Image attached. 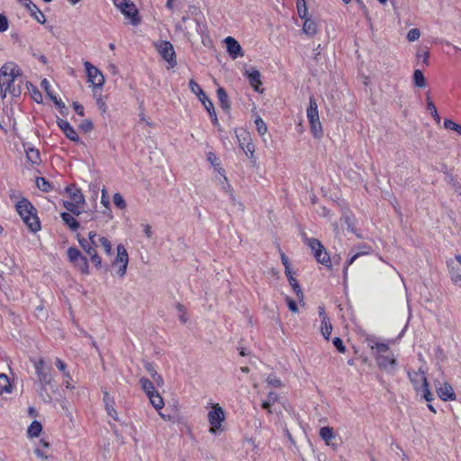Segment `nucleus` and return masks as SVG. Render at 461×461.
I'll list each match as a JSON object with an SVG mask.
<instances>
[{"label":"nucleus","mask_w":461,"mask_h":461,"mask_svg":"<svg viewBox=\"0 0 461 461\" xmlns=\"http://www.w3.org/2000/svg\"><path fill=\"white\" fill-rule=\"evenodd\" d=\"M217 97H218V100L220 102L221 108L223 110H229L230 104L228 95H227L226 91L224 90V88L219 87L217 89Z\"/></svg>","instance_id":"29"},{"label":"nucleus","mask_w":461,"mask_h":461,"mask_svg":"<svg viewBox=\"0 0 461 461\" xmlns=\"http://www.w3.org/2000/svg\"><path fill=\"white\" fill-rule=\"evenodd\" d=\"M307 118L312 135L317 139L321 138L322 136V127L319 118L318 104L313 97H310Z\"/></svg>","instance_id":"3"},{"label":"nucleus","mask_w":461,"mask_h":461,"mask_svg":"<svg viewBox=\"0 0 461 461\" xmlns=\"http://www.w3.org/2000/svg\"><path fill=\"white\" fill-rule=\"evenodd\" d=\"M207 159L215 168L220 166V164L218 163V158L214 153L209 152L207 154Z\"/></svg>","instance_id":"59"},{"label":"nucleus","mask_w":461,"mask_h":461,"mask_svg":"<svg viewBox=\"0 0 461 461\" xmlns=\"http://www.w3.org/2000/svg\"><path fill=\"white\" fill-rule=\"evenodd\" d=\"M333 345L338 349L339 352L344 353L346 351V347L343 344V341L341 339L336 337L333 339Z\"/></svg>","instance_id":"54"},{"label":"nucleus","mask_w":461,"mask_h":461,"mask_svg":"<svg viewBox=\"0 0 461 461\" xmlns=\"http://www.w3.org/2000/svg\"><path fill=\"white\" fill-rule=\"evenodd\" d=\"M101 203L107 209L110 206L109 197L107 195V191L105 188L102 189V196H101Z\"/></svg>","instance_id":"57"},{"label":"nucleus","mask_w":461,"mask_h":461,"mask_svg":"<svg viewBox=\"0 0 461 461\" xmlns=\"http://www.w3.org/2000/svg\"><path fill=\"white\" fill-rule=\"evenodd\" d=\"M224 420L225 415L223 409L219 404H215L212 410L208 412V422L211 426L209 431L216 435L221 430V423Z\"/></svg>","instance_id":"6"},{"label":"nucleus","mask_w":461,"mask_h":461,"mask_svg":"<svg viewBox=\"0 0 461 461\" xmlns=\"http://www.w3.org/2000/svg\"><path fill=\"white\" fill-rule=\"evenodd\" d=\"M63 205L68 212H70L74 215L78 216L81 213V211H80L81 204H79L77 203H75L72 201H64Z\"/></svg>","instance_id":"33"},{"label":"nucleus","mask_w":461,"mask_h":461,"mask_svg":"<svg viewBox=\"0 0 461 461\" xmlns=\"http://www.w3.org/2000/svg\"><path fill=\"white\" fill-rule=\"evenodd\" d=\"M451 279L456 285L461 286V274L458 271H452Z\"/></svg>","instance_id":"64"},{"label":"nucleus","mask_w":461,"mask_h":461,"mask_svg":"<svg viewBox=\"0 0 461 461\" xmlns=\"http://www.w3.org/2000/svg\"><path fill=\"white\" fill-rule=\"evenodd\" d=\"M372 349H375V356L380 354H386L389 352V346L385 343L375 342L371 346Z\"/></svg>","instance_id":"42"},{"label":"nucleus","mask_w":461,"mask_h":461,"mask_svg":"<svg viewBox=\"0 0 461 461\" xmlns=\"http://www.w3.org/2000/svg\"><path fill=\"white\" fill-rule=\"evenodd\" d=\"M240 147L244 150V152L249 157L252 158L255 152V146L251 140L249 134L246 131H243L241 134H236Z\"/></svg>","instance_id":"12"},{"label":"nucleus","mask_w":461,"mask_h":461,"mask_svg":"<svg viewBox=\"0 0 461 461\" xmlns=\"http://www.w3.org/2000/svg\"><path fill=\"white\" fill-rule=\"evenodd\" d=\"M32 362L33 363L41 389L45 391L46 386L50 385L53 380L51 367L48 366L42 358L32 360Z\"/></svg>","instance_id":"5"},{"label":"nucleus","mask_w":461,"mask_h":461,"mask_svg":"<svg viewBox=\"0 0 461 461\" xmlns=\"http://www.w3.org/2000/svg\"><path fill=\"white\" fill-rule=\"evenodd\" d=\"M189 88L198 98L205 99V93L194 79L189 81Z\"/></svg>","instance_id":"39"},{"label":"nucleus","mask_w":461,"mask_h":461,"mask_svg":"<svg viewBox=\"0 0 461 461\" xmlns=\"http://www.w3.org/2000/svg\"><path fill=\"white\" fill-rule=\"evenodd\" d=\"M117 7L125 15V17L130 19L132 25L136 26L140 23V19L138 15L139 12L134 4L130 0H121Z\"/></svg>","instance_id":"10"},{"label":"nucleus","mask_w":461,"mask_h":461,"mask_svg":"<svg viewBox=\"0 0 461 461\" xmlns=\"http://www.w3.org/2000/svg\"><path fill=\"white\" fill-rule=\"evenodd\" d=\"M149 400L151 405L158 411H160L164 406L163 398L158 392L154 394L149 395Z\"/></svg>","instance_id":"32"},{"label":"nucleus","mask_w":461,"mask_h":461,"mask_svg":"<svg viewBox=\"0 0 461 461\" xmlns=\"http://www.w3.org/2000/svg\"><path fill=\"white\" fill-rule=\"evenodd\" d=\"M304 19L305 21L303 25V32L310 37L314 36L318 32L317 23L311 18L306 17Z\"/></svg>","instance_id":"22"},{"label":"nucleus","mask_w":461,"mask_h":461,"mask_svg":"<svg viewBox=\"0 0 461 461\" xmlns=\"http://www.w3.org/2000/svg\"><path fill=\"white\" fill-rule=\"evenodd\" d=\"M199 100L202 102V104H203L204 108L209 113L210 116H212V112L214 111V106H213L212 102L208 98V96L206 95H205V99L199 98Z\"/></svg>","instance_id":"51"},{"label":"nucleus","mask_w":461,"mask_h":461,"mask_svg":"<svg viewBox=\"0 0 461 461\" xmlns=\"http://www.w3.org/2000/svg\"><path fill=\"white\" fill-rule=\"evenodd\" d=\"M156 50L161 58L166 60L170 68L176 66V57L173 45L167 41H162L155 44Z\"/></svg>","instance_id":"7"},{"label":"nucleus","mask_w":461,"mask_h":461,"mask_svg":"<svg viewBox=\"0 0 461 461\" xmlns=\"http://www.w3.org/2000/svg\"><path fill=\"white\" fill-rule=\"evenodd\" d=\"M360 256H361V253H356V254H355V255H353L349 259H348V260H347V262H346V266H345L344 270H343V272H344V275H345V276L347 275V272H348V267H349L350 265H352V264L354 263V261H355L358 257H360Z\"/></svg>","instance_id":"58"},{"label":"nucleus","mask_w":461,"mask_h":461,"mask_svg":"<svg viewBox=\"0 0 461 461\" xmlns=\"http://www.w3.org/2000/svg\"><path fill=\"white\" fill-rule=\"evenodd\" d=\"M218 172L221 174V178L219 180V184L221 185V190L227 194L231 201H234V194L232 193V188L228 182L227 177L223 175V169L220 167L217 168Z\"/></svg>","instance_id":"21"},{"label":"nucleus","mask_w":461,"mask_h":461,"mask_svg":"<svg viewBox=\"0 0 461 461\" xmlns=\"http://www.w3.org/2000/svg\"><path fill=\"white\" fill-rule=\"evenodd\" d=\"M113 202L116 207L119 209H124L126 207V202L122 195L119 193H116L113 196Z\"/></svg>","instance_id":"48"},{"label":"nucleus","mask_w":461,"mask_h":461,"mask_svg":"<svg viewBox=\"0 0 461 461\" xmlns=\"http://www.w3.org/2000/svg\"><path fill=\"white\" fill-rule=\"evenodd\" d=\"M84 66L87 75V81L95 87L102 88L104 84L103 73L89 61H85Z\"/></svg>","instance_id":"8"},{"label":"nucleus","mask_w":461,"mask_h":461,"mask_svg":"<svg viewBox=\"0 0 461 461\" xmlns=\"http://www.w3.org/2000/svg\"><path fill=\"white\" fill-rule=\"evenodd\" d=\"M304 241L311 248L313 254L321 249H323L321 241L314 238H305Z\"/></svg>","instance_id":"40"},{"label":"nucleus","mask_w":461,"mask_h":461,"mask_svg":"<svg viewBox=\"0 0 461 461\" xmlns=\"http://www.w3.org/2000/svg\"><path fill=\"white\" fill-rule=\"evenodd\" d=\"M427 109H428V111H429V113H430L431 116L433 117V119L435 120V122L438 124H439L440 117L438 113L436 105L434 104V103L432 102V100L430 99V97L429 95L427 96Z\"/></svg>","instance_id":"36"},{"label":"nucleus","mask_w":461,"mask_h":461,"mask_svg":"<svg viewBox=\"0 0 461 461\" xmlns=\"http://www.w3.org/2000/svg\"><path fill=\"white\" fill-rule=\"evenodd\" d=\"M42 430V426L41 422L37 420H33L27 429V434L31 438L39 437Z\"/></svg>","instance_id":"30"},{"label":"nucleus","mask_w":461,"mask_h":461,"mask_svg":"<svg viewBox=\"0 0 461 461\" xmlns=\"http://www.w3.org/2000/svg\"><path fill=\"white\" fill-rule=\"evenodd\" d=\"M246 76L249 79V82L250 86L256 90L259 91V86H261V80H260V72L256 69L255 68H251L249 70L246 71Z\"/></svg>","instance_id":"18"},{"label":"nucleus","mask_w":461,"mask_h":461,"mask_svg":"<svg viewBox=\"0 0 461 461\" xmlns=\"http://www.w3.org/2000/svg\"><path fill=\"white\" fill-rule=\"evenodd\" d=\"M437 393L438 397L445 402L453 401L456 399L454 389L448 383H444L439 387H438Z\"/></svg>","instance_id":"16"},{"label":"nucleus","mask_w":461,"mask_h":461,"mask_svg":"<svg viewBox=\"0 0 461 461\" xmlns=\"http://www.w3.org/2000/svg\"><path fill=\"white\" fill-rule=\"evenodd\" d=\"M419 393H420L421 397L428 402H430L433 400V394L429 389V384L420 387Z\"/></svg>","instance_id":"46"},{"label":"nucleus","mask_w":461,"mask_h":461,"mask_svg":"<svg viewBox=\"0 0 461 461\" xmlns=\"http://www.w3.org/2000/svg\"><path fill=\"white\" fill-rule=\"evenodd\" d=\"M77 241H78L79 245L81 246V248L83 249V250L89 257L98 254L97 250H96L98 247H92V246L88 245L86 238H83V237L77 235Z\"/></svg>","instance_id":"28"},{"label":"nucleus","mask_w":461,"mask_h":461,"mask_svg":"<svg viewBox=\"0 0 461 461\" xmlns=\"http://www.w3.org/2000/svg\"><path fill=\"white\" fill-rule=\"evenodd\" d=\"M444 127L446 129L455 131L461 135V126L449 119H446L444 121Z\"/></svg>","instance_id":"49"},{"label":"nucleus","mask_w":461,"mask_h":461,"mask_svg":"<svg viewBox=\"0 0 461 461\" xmlns=\"http://www.w3.org/2000/svg\"><path fill=\"white\" fill-rule=\"evenodd\" d=\"M19 3L23 5L29 12L30 14L41 24L45 23L46 18L43 13L38 8V6L32 2V0H18Z\"/></svg>","instance_id":"13"},{"label":"nucleus","mask_w":461,"mask_h":461,"mask_svg":"<svg viewBox=\"0 0 461 461\" xmlns=\"http://www.w3.org/2000/svg\"><path fill=\"white\" fill-rule=\"evenodd\" d=\"M321 321V332L325 339L329 340L330 336L332 331V325L330 321V319L328 320H322Z\"/></svg>","instance_id":"34"},{"label":"nucleus","mask_w":461,"mask_h":461,"mask_svg":"<svg viewBox=\"0 0 461 461\" xmlns=\"http://www.w3.org/2000/svg\"><path fill=\"white\" fill-rule=\"evenodd\" d=\"M99 236L94 230L88 232V238L86 239V242L88 245L92 247H98L100 242L98 240Z\"/></svg>","instance_id":"47"},{"label":"nucleus","mask_w":461,"mask_h":461,"mask_svg":"<svg viewBox=\"0 0 461 461\" xmlns=\"http://www.w3.org/2000/svg\"><path fill=\"white\" fill-rule=\"evenodd\" d=\"M320 437L330 445V440L335 438L333 429L330 427H322L320 430Z\"/></svg>","instance_id":"31"},{"label":"nucleus","mask_w":461,"mask_h":461,"mask_svg":"<svg viewBox=\"0 0 461 461\" xmlns=\"http://www.w3.org/2000/svg\"><path fill=\"white\" fill-rule=\"evenodd\" d=\"M375 360L379 368L387 373H393L396 366V358L393 353L380 354L375 356Z\"/></svg>","instance_id":"11"},{"label":"nucleus","mask_w":461,"mask_h":461,"mask_svg":"<svg viewBox=\"0 0 461 461\" xmlns=\"http://www.w3.org/2000/svg\"><path fill=\"white\" fill-rule=\"evenodd\" d=\"M144 366H145V369L147 370V372L149 374V375L152 378L157 375L158 372L155 369L153 364L147 362V363H145Z\"/></svg>","instance_id":"60"},{"label":"nucleus","mask_w":461,"mask_h":461,"mask_svg":"<svg viewBox=\"0 0 461 461\" xmlns=\"http://www.w3.org/2000/svg\"><path fill=\"white\" fill-rule=\"evenodd\" d=\"M60 217L65 224L73 231H76L80 227V223L70 213L61 212Z\"/></svg>","instance_id":"23"},{"label":"nucleus","mask_w":461,"mask_h":461,"mask_svg":"<svg viewBox=\"0 0 461 461\" xmlns=\"http://www.w3.org/2000/svg\"><path fill=\"white\" fill-rule=\"evenodd\" d=\"M408 375L417 393H420V387L425 386L428 384V380L424 373L413 372L409 373Z\"/></svg>","instance_id":"17"},{"label":"nucleus","mask_w":461,"mask_h":461,"mask_svg":"<svg viewBox=\"0 0 461 461\" xmlns=\"http://www.w3.org/2000/svg\"><path fill=\"white\" fill-rule=\"evenodd\" d=\"M413 82L418 87H424L426 86V80L421 70L416 69L413 73Z\"/></svg>","instance_id":"38"},{"label":"nucleus","mask_w":461,"mask_h":461,"mask_svg":"<svg viewBox=\"0 0 461 461\" xmlns=\"http://www.w3.org/2000/svg\"><path fill=\"white\" fill-rule=\"evenodd\" d=\"M41 86L44 87L50 98L59 108H65V104L61 101V99L58 98V96L50 91V84L47 79H43L41 81Z\"/></svg>","instance_id":"24"},{"label":"nucleus","mask_w":461,"mask_h":461,"mask_svg":"<svg viewBox=\"0 0 461 461\" xmlns=\"http://www.w3.org/2000/svg\"><path fill=\"white\" fill-rule=\"evenodd\" d=\"M3 393H11V383L6 375L0 374V394Z\"/></svg>","instance_id":"35"},{"label":"nucleus","mask_w":461,"mask_h":461,"mask_svg":"<svg viewBox=\"0 0 461 461\" xmlns=\"http://www.w3.org/2000/svg\"><path fill=\"white\" fill-rule=\"evenodd\" d=\"M128 263V252L123 245L119 244L117 246V255L115 259L113 261V266H118L117 275L120 277H123L125 276Z\"/></svg>","instance_id":"9"},{"label":"nucleus","mask_w":461,"mask_h":461,"mask_svg":"<svg viewBox=\"0 0 461 461\" xmlns=\"http://www.w3.org/2000/svg\"><path fill=\"white\" fill-rule=\"evenodd\" d=\"M90 259L97 269L102 267V258L98 254L90 257Z\"/></svg>","instance_id":"62"},{"label":"nucleus","mask_w":461,"mask_h":461,"mask_svg":"<svg viewBox=\"0 0 461 461\" xmlns=\"http://www.w3.org/2000/svg\"><path fill=\"white\" fill-rule=\"evenodd\" d=\"M286 301H287V306H288L289 310L292 312H297L298 307H297L296 302L291 298H287Z\"/></svg>","instance_id":"63"},{"label":"nucleus","mask_w":461,"mask_h":461,"mask_svg":"<svg viewBox=\"0 0 461 461\" xmlns=\"http://www.w3.org/2000/svg\"><path fill=\"white\" fill-rule=\"evenodd\" d=\"M104 402L105 405V410L107 411V414L112 417L114 420H118V414L114 408V400L113 397L110 396V394L107 392L104 393Z\"/></svg>","instance_id":"19"},{"label":"nucleus","mask_w":461,"mask_h":461,"mask_svg":"<svg viewBox=\"0 0 461 461\" xmlns=\"http://www.w3.org/2000/svg\"><path fill=\"white\" fill-rule=\"evenodd\" d=\"M19 75V68L14 63H6L0 69V94L5 98L7 94L16 96L20 89L14 86L16 77Z\"/></svg>","instance_id":"1"},{"label":"nucleus","mask_w":461,"mask_h":461,"mask_svg":"<svg viewBox=\"0 0 461 461\" xmlns=\"http://www.w3.org/2000/svg\"><path fill=\"white\" fill-rule=\"evenodd\" d=\"M224 41L226 43L227 51L232 59L243 56L241 46L234 38L229 36Z\"/></svg>","instance_id":"15"},{"label":"nucleus","mask_w":461,"mask_h":461,"mask_svg":"<svg viewBox=\"0 0 461 461\" xmlns=\"http://www.w3.org/2000/svg\"><path fill=\"white\" fill-rule=\"evenodd\" d=\"M289 284L292 286L294 292L297 295L298 298H303V291L297 282V280L294 276H289Z\"/></svg>","instance_id":"43"},{"label":"nucleus","mask_w":461,"mask_h":461,"mask_svg":"<svg viewBox=\"0 0 461 461\" xmlns=\"http://www.w3.org/2000/svg\"><path fill=\"white\" fill-rule=\"evenodd\" d=\"M255 124H256L257 131H258V134L263 136L267 131V124L265 123L263 119L259 116L257 117L255 120Z\"/></svg>","instance_id":"45"},{"label":"nucleus","mask_w":461,"mask_h":461,"mask_svg":"<svg viewBox=\"0 0 461 461\" xmlns=\"http://www.w3.org/2000/svg\"><path fill=\"white\" fill-rule=\"evenodd\" d=\"M57 124L68 139L74 142L79 141V137L76 130L70 125V123L68 121L63 119H58Z\"/></svg>","instance_id":"14"},{"label":"nucleus","mask_w":461,"mask_h":461,"mask_svg":"<svg viewBox=\"0 0 461 461\" xmlns=\"http://www.w3.org/2000/svg\"><path fill=\"white\" fill-rule=\"evenodd\" d=\"M68 259L75 268L80 271L83 275H89V265L86 257L81 251L75 248L70 247L67 250Z\"/></svg>","instance_id":"4"},{"label":"nucleus","mask_w":461,"mask_h":461,"mask_svg":"<svg viewBox=\"0 0 461 461\" xmlns=\"http://www.w3.org/2000/svg\"><path fill=\"white\" fill-rule=\"evenodd\" d=\"M98 240L100 242V245L104 248L105 253L107 255H111L112 248H113L111 241L106 237H104V236H100L98 238Z\"/></svg>","instance_id":"44"},{"label":"nucleus","mask_w":461,"mask_h":461,"mask_svg":"<svg viewBox=\"0 0 461 461\" xmlns=\"http://www.w3.org/2000/svg\"><path fill=\"white\" fill-rule=\"evenodd\" d=\"M26 158L32 165H39L41 163V155L39 149L35 148H28L25 149Z\"/></svg>","instance_id":"26"},{"label":"nucleus","mask_w":461,"mask_h":461,"mask_svg":"<svg viewBox=\"0 0 461 461\" xmlns=\"http://www.w3.org/2000/svg\"><path fill=\"white\" fill-rule=\"evenodd\" d=\"M267 383L276 388L283 386L282 381L274 375H269L267 378Z\"/></svg>","instance_id":"50"},{"label":"nucleus","mask_w":461,"mask_h":461,"mask_svg":"<svg viewBox=\"0 0 461 461\" xmlns=\"http://www.w3.org/2000/svg\"><path fill=\"white\" fill-rule=\"evenodd\" d=\"M296 8L298 15L304 19L307 17L308 9L306 5V0H296Z\"/></svg>","instance_id":"41"},{"label":"nucleus","mask_w":461,"mask_h":461,"mask_svg":"<svg viewBox=\"0 0 461 461\" xmlns=\"http://www.w3.org/2000/svg\"><path fill=\"white\" fill-rule=\"evenodd\" d=\"M15 207L18 214L32 232L36 233L41 230L37 211L28 199L22 198Z\"/></svg>","instance_id":"2"},{"label":"nucleus","mask_w":461,"mask_h":461,"mask_svg":"<svg viewBox=\"0 0 461 461\" xmlns=\"http://www.w3.org/2000/svg\"><path fill=\"white\" fill-rule=\"evenodd\" d=\"M314 258H316V260L326 266V267H330L331 265H330V258L328 254V252L326 251L325 248L323 247V249H321L319 251H316L314 253Z\"/></svg>","instance_id":"27"},{"label":"nucleus","mask_w":461,"mask_h":461,"mask_svg":"<svg viewBox=\"0 0 461 461\" xmlns=\"http://www.w3.org/2000/svg\"><path fill=\"white\" fill-rule=\"evenodd\" d=\"M66 192L68 194L72 202L77 203L81 205L85 203V197L79 188L71 185L66 187Z\"/></svg>","instance_id":"20"},{"label":"nucleus","mask_w":461,"mask_h":461,"mask_svg":"<svg viewBox=\"0 0 461 461\" xmlns=\"http://www.w3.org/2000/svg\"><path fill=\"white\" fill-rule=\"evenodd\" d=\"M420 36V32L417 28L411 29L407 33V40L409 41H415Z\"/></svg>","instance_id":"53"},{"label":"nucleus","mask_w":461,"mask_h":461,"mask_svg":"<svg viewBox=\"0 0 461 461\" xmlns=\"http://www.w3.org/2000/svg\"><path fill=\"white\" fill-rule=\"evenodd\" d=\"M140 384L141 389L145 392L148 398L149 397V395L157 393L153 382H151L146 377H141L140 379Z\"/></svg>","instance_id":"25"},{"label":"nucleus","mask_w":461,"mask_h":461,"mask_svg":"<svg viewBox=\"0 0 461 461\" xmlns=\"http://www.w3.org/2000/svg\"><path fill=\"white\" fill-rule=\"evenodd\" d=\"M417 57L419 59H422L423 63L428 64L429 53L428 50H419L417 53Z\"/></svg>","instance_id":"61"},{"label":"nucleus","mask_w":461,"mask_h":461,"mask_svg":"<svg viewBox=\"0 0 461 461\" xmlns=\"http://www.w3.org/2000/svg\"><path fill=\"white\" fill-rule=\"evenodd\" d=\"M55 365L57 368L63 373L64 376L70 378V375L66 371L67 365L60 358H56Z\"/></svg>","instance_id":"52"},{"label":"nucleus","mask_w":461,"mask_h":461,"mask_svg":"<svg viewBox=\"0 0 461 461\" xmlns=\"http://www.w3.org/2000/svg\"><path fill=\"white\" fill-rule=\"evenodd\" d=\"M8 20L5 15L0 14V32H5L8 30Z\"/></svg>","instance_id":"55"},{"label":"nucleus","mask_w":461,"mask_h":461,"mask_svg":"<svg viewBox=\"0 0 461 461\" xmlns=\"http://www.w3.org/2000/svg\"><path fill=\"white\" fill-rule=\"evenodd\" d=\"M36 185L41 191L46 193L51 191L53 188L52 185L47 181L46 178L41 176L36 178Z\"/></svg>","instance_id":"37"},{"label":"nucleus","mask_w":461,"mask_h":461,"mask_svg":"<svg viewBox=\"0 0 461 461\" xmlns=\"http://www.w3.org/2000/svg\"><path fill=\"white\" fill-rule=\"evenodd\" d=\"M80 129L85 132L91 131L93 130V122L90 120H85L80 124Z\"/></svg>","instance_id":"56"}]
</instances>
